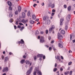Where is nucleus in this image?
<instances>
[{"mask_svg":"<svg viewBox=\"0 0 75 75\" xmlns=\"http://www.w3.org/2000/svg\"><path fill=\"white\" fill-rule=\"evenodd\" d=\"M33 69V67H30V69H28V70L26 72V74L27 75H28V74H30L31 71H32V70Z\"/></svg>","mask_w":75,"mask_h":75,"instance_id":"1","label":"nucleus"},{"mask_svg":"<svg viewBox=\"0 0 75 75\" xmlns=\"http://www.w3.org/2000/svg\"><path fill=\"white\" fill-rule=\"evenodd\" d=\"M55 28V26H54V25H52V27L50 28L49 29V33H51V32L53 30H54V29Z\"/></svg>","mask_w":75,"mask_h":75,"instance_id":"2","label":"nucleus"},{"mask_svg":"<svg viewBox=\"0 0 75 75\" xmlns=\"http://www.w3.org/2000/svg\"><path fill=\"white\" fill-rule=\"evenodd\" d=\"M36 73H37V74H38V75H42V73H41V71H39L38 69L36 68Z\"/></svg>","mask_w":75,"mask_h":75,"instance_id":"3","label":"nucleus"},{"mask_svg":"<svg viewBox=\"0 0 75 75\" xmlns=\"http://www.w3.org/2000/svg\"><path fill=\"white\" fill-rule=\"evenodd\" d=\"M8 71V68L7 67H4L3 68L2 72H7Z\"/></svg>","mask_w":75,"mask_h":75,"instance_id":"4","label":"nucleus"},{"mask_svg":"<svg viewBox=\"0 0 75 75\" xmlns=\"http://www.w3.org/2000/svg\"><path fill=\"white\" fill-rule=\"evenodd\" d=\"M19 21L22 22V23H23V24H25V23L28 22V20H25L24 19H22L21 21Z\"/></svg>","mask_w":75,"mask_h":75,"instance_id":"5","label":"nucleus"},{"mask_svg":"<svg viewBox=\"0 0 75 75\" xmlns=\"http://www.w3.org/2000/svg\"><path fill=\"white\" fill-rule=\"evenodd\" d=\"M18 43L19 44H24V41L23 40V39H21L20 41L18 42Z\"/></svg>","mask_w":75,"mask_h":75,"instance_id":"6","label":"nucleus"},{"mask_svg":"<svg viewBox=\"0 0 75 75\" xmlns=\"http://www.w3.org/2000/svg\"><path fill=\"white\" fill-rule=\"evenodd\" d=\"M71 18V15H68L67 17V22H69L70 21Z\"/></svg>","mask_w":75,"mask_h":75,"instance_id":"7","label":"nucleus"},{"mask_svg":"<svg viewBox=\"0 0 75 75\" xmlns=\"http://www.w3.org/2000/svg\"><path fill=\"white\" fill-rule=\"evenodd\" d=\"M49 18V17L48 16H45L43 18V19L44 21H46L47 19Z\"/></svg>","mask_w":75,"mask_h":75,"instance_id":"8","label":"nucleus"},{"mask_svg":"<svg viewBox=\"0 0 75 75\" xmlns=\"http://www.w3.org/2000/svg\"><path fill=\"white\" fill-rule=\"evenodd\" d=\"M40 42L41 43H43V42H45L44 38L42 37H41V38L40 39Z\"/></svg>","mask_w":75,"mask_h":75,"instance_id":"9","label":"nucleus"},{"mask_svg":"<svg viewBox=\"0 0 75 75\" xmlns=\"http://www.w3.org/2000/svg\"><path fill=\"white\" fill-rule=\"evenodd\" d=\"M63 21H64V19L62 18L60 19V25H62L63 24Z\"/></svg>","mask_w":75,"mask_h":75,"instance_id":"10","label":"nucleus"},{"mask_svg":"<svg viewBox=\"0 0 75 75\" xmlns=\"http://www.w3.org/2000/svg\"><path fill=\"white\" fill-rule=\"evenodd\" d=\"M58 38L60 40H61L62 39V35H58Z\"/></svg>","mask_w":75,"mask_h":75,"instance_id":"11","label":"nucleus"},{"mask_svg":"<svg viewBox=\"0 0 75 75\" xmlns=\"http://www.w3.org/2000/svg\"><path fill=\"white\" fill-rule=\"evenodd\" d=\"M43 54H39L37 55V57H38V58H39V57H43Z\"/></svg>","mask_w":75,"mask_h":75,"instance_id":"12","label":"nucleus"},{"mask_svg":"<svg viewBox=\"0 0 75 75\" xmlns=\"http://www.w3.org/2000/svg\"><path fill=\"white\" fill-rule=\"evenodd\" d=\"M8 60V57H5L4 62H7Z\"/></svg>","mask_w":75,"mask_h":75,"instance_id":"13","label":"nucleus"},{"mask_svg":"<svg viewBox=\"0 0 75 75\" xmlns=\"http://www.w3.org/2000/svg\"><path fill=\"white\" fill-rule=\"evenodd\" d=\"M58 46L59 48H63V45L60 43L58 44Z\"/></svg>","mask_w":75,"mask_h":75,"instance_id":"14","label":"nucleus"},{"mask_svg":"<svg viewBox=\"0 0 75 75\" xmlns=\"http://www.w3.org/2000/svg\"><path fill=\"white\" fill-rule=\"evenodd\" d=\"M50 20H48L46 22V24L48 25L50 24Z\"/></svg>","mask_w":75,"mask_h":75,"instance_id":"15","label":"nucleus"},{"mask_svg":"<svg viewBox=\"0 0 75 75\" xmlns=\"http://www.w3.org/2000/svg\"><path fill=\"white\" fill-rule=\"evenodd\" d=\"M7 3L8 5L9 6H11L12 4H11V2L10 1H8Z\"/></svg>","mask_w":75,"mask_h":75,"instance_id":"16","label":"nucleus"},{"mask_svg":"<svg viewBox=\"0 0 75 75\" xmlns=\"http://www.w3.org/2000/svg\"><path fill=\"white\" fill-rule=\"evenodd\" d=\"M18 9L19 12H20L21 10V8L20 6H19L18 7Z\"/></svg>","mask_w":75,"mask_h":75,"instance_id":"17","label":"nucleus"},{"mask_svg":"<svg viewBox=\"0 0 75 75\" xmlns=\"http://www.w3.org/2000/svg\"><path fill=\"white\" fill-rule=\"evenodd\" d=\"M24 62H25V59H22L20 61V62L21 64H23Z\"/></svg>","mask_w":75,"mask_h":75,"instance_id":"18","label":"nucleus"},{"mask_svg":"<svg viewBox=\"0 0 75 75\" xmlns=\"http://www.w3.org/2000/svg\"><path fill=\"white\" fill-rule=\"evenodd\" d=\"M22 16L23 18H25V13L24 12H23L22 13Z\"/></svg>","mask_w":75,"mask_h":75,"instance_id":"19","label":"nucleus"},{"mask_svg":"<svg viewBox=\"0 0 75 75\" xmlns=\"http://www.w3.org/2000/svg\"><path fill=\"white\" fill-rule=\"evenodd\" d=\"M57 59L59 60V61H61V59H60V57L59 56H57V58H56Z\"/></svg>","mask_w":75,"mask_h":75,"instance_id":"20","label":"nucleus"},{"mask_svg":"<svg viewBox=\"0 0 75 75\" xmlns=\"http://www.w3.org/2000/svg\"><path fill=\"white\" fill-rule=\"evenodd\" d=\"M32 18L33 20H35L36 19V16L35 15H33L32 16Z\"/></svg>","mask_w":75,"mask_h":75,"instance_id":"21","label":"nucleus"},{"mask_svg":"<svg viewBox=\"0 0 75 75\" xmlns=\"http://www.w3.org/2000/svg\"><path fill=\"white\" fill-rule=\"evenodd\" d=\"M61 33L62 34H64L65 33V31L64 30H62L61 31Z\"/></svg>","mask_w":75,"mask_h":75,"instance_id":"22","label":"nucleus"},{"mask_svg":"<svg viewBox=\"0 0 75 75\" xmlns=\"http://www.w3.org/2000/svg\"><path fill=\"white\" fill-rule=\"evenodd\" d=\"M69 71H66V72L64 73V75H67V74H69Z\"/></svg>","mask_w":75,"mask_h":75,"instance_id":"23","label":"nucleus"},{"mask_svg":"<svg viewBox=\"0 0 75 75\" xmlns=\"http://www.w3.org/2000/svg\"><path fill=\"white\" fill-rule=\"evenodd\" d=\"M71 6H69L68 8H67V9H68V10L69 11H70V10H71Z\"/></svg>","mask_w":75,"mask_h":75,"instance_id":"24","label":"nucleus"},{"mask_svg":"<svg viewBox=\"0 0 75 75\" xmlns=\"http://www.w3.org/2000/svg\"><path fill=\"white\" fill-rule=\"evenodd\" d=\"M25 62H26V64H27V65H28V64H30V62L28 61H25Z\"/></svg>","mask_w":75,"mask_h":75,"instance_id":"25","label":"nucleus"},{"mask_svg":"<svg viewBox=\"0 0 75 75\" xmlns=\"http://www.w3.org/2000/svg\"><path fill=\"white\" fill-rule=\"evenodd\" d=\"M30 24H34V21H33V20H30Z\"/></svg>","mask_w":75,"mask_h":75,"instance_id":"26","label":"nucleus"},{"mask_svg":"<svg viewBox=\"0 0 75 75\" xmlns=\"http://www.w3.org/2000/svg\"><path fill=\"white\" fill-rule=\"evenodd\" d=\"M30 11H28V14H27L28 16H30Z\"/></svg>","mask_w":75,"mask_h":75,"instance_id":"27","label":"nucleus"},{"mask_svg":"<svg viewBox=\"0 0 75 75\" xmlns=\"http://www.w3.org/2000/svg\"><path fill=\"white\" fill-rule=\"evenodd\" d=\"M21 29H20L21 31H22L23 30L24 28V26H23L21 28Z\"/></svg>","mask_w":75,"mask_h":75,"instance_id":"28","label":"nucleus"},{"mask_svg":"<svg viewBox=\"0 0 75 75\" xmlns=\"http://www.w3.org/2000/svg\"><path fill=\"white\" fill-rule=\"evenodd\" d=\"M51 7H52V8H54V7H55V4H53L52 5Z\"/></svg>","mask_w":75,"mask_h":75,"instance_id":"29","label":"nucleus"},{"mask_svg":"<svg viewBox=\"0 0 75 75\" xmlns=\"http://www.w3.org/2000/svg\"><path fill=\"white\" fill-rule=\"evenodd\" d=\"M57 71V68H55L53 69L54 72H56Z\"/></svg>","mask_w":75,"mask_h":75,"instance_id":"30","label":"nucleus"},{"mask_svg":"<svg viewBox=\"0 0 75 75\" xmlns=\"http://www.w3.org/2000/svg\"><path fill=\"white\" fill-rule=\"evenodd\" d=\"M65 29L66 30H68V26H66L65 27Z\"/></svg>","mask_w":75,"mask_h":75,"instance_id":"31","label":"nucleus"},{"mask_svg":"<svg viewBox=\"0 0 75 75\" xmlns=\"http://www.w3.org/2000/svg\"><path fill=\"white\" fill-rule=\"evenodd\" d=\"M19 25H24V24H23L22 23H19Z\"/></svg>","mask_w":75,"mask_h":75,"instance_id":"32","label":"nucleus"},{"mask_svg":"<svg viewBox=\"0 0 75 75\" xmlns=\"http://www.w3.org/2000/svg\"><path fill=\"white\" fill-rule=\"evenodd\" d=\"M9 21L10 23H12V22L13 21V19H11Z\"/></svg>","mask_w":75,"mask_h":75,"instance_id":"33","label":"nucleus"},{"mask_svg":"<svg viewBox=\"0 0 75 75\" xmlns=\"http://www.w3.org/2000/svg\"><path fill=\"white\" fill-rule=\"evenodd\" d=\"M34 60H35H35H37V56H35L34 57Z\"/></svg>","mask_w":75,"mask_h":75,"instance_id":"34","label":"nucleus"},{"mask_svg":"<svg viewBox=\"0 0 75 75\" xmlns=\"http://www.w3.org/2000/svg\"><path fill=\"white\" fill-rule=\"evenodd\" d=\"M48 39L49 40H51V36H48Z\"/></svg>","mask_w":75,"mask_h":75,"instance_id":"35","label":"nucleus"},{"mask_svg":"<svg viewBox=\"0 0 75 75\" xmlns=\"http://www.w3.org/2000/svg\"><path fill=\"white\" fill-rule=\"evenodd\" d=\"M13 17V14H11L9 15V17Z\"/></svg>","mask_w":75,"mask_h":75,"instance_id":"36","label":"nucleus"},{"mask_svg":"<svg viewBox=\"0 0 75 75\" xmlns=\"http://www.w3.org/2000/svg\"><path fill=\"white\" fill-rule=\"evenodd\" d=\"M38 33H39V32L38 30H37L36 32V34L37 35V34H38Z\"/></svg>","mask_w":75,"mask_h":75,"instance_id":"37","label":"nucleus"},{"mask_svg":"<svg viewBox=\"0 0 75 75\" xmlns=\"http://www.w3.org/2000/svg\"><path fill=\"white\" fill-rule=\"evenodd\" d=\"M9 10H12V8L11 6L9 7Z\"/></svg>","mask_w":75,"mask_h":75,"instance_id":"38","label":"nucleus"},{"mask_svg":"<svg viewBox=\"0 0 75 75\" xmlns=\"http://www.w3.org/2000/svg\"><path fill=\"white\" fill-rule=\"evenodd\" d=\"M15 14L16 15H17V14H18V11H16L15 13Z\"/></svg>","mask_w":75,"mask_h":75,"instance_id":"39","label":"nucleus"},{"mask_svg":"<svg viewBox=\"0 0 75 75\" xmlns=\"http://www.w3.org/2000/svg\"><path fill=\"white\" fill-rule=\"evenodd\" d=\"M52 50V47H50L49 48V51H51Z\"/></svg>","mask_w":75,"mask_h":75,"instance_id":"40","label":"nucleus"},{"mask_svg":"<svg viewBox=\"0 0 75 75\" xmlns=\"http://www.w3.org/2000/svg\"><path fill=\"white\" fill-rule=\"evenodd\" d=\"M64 8H66L67 7V6L66 5H64Z\"/></svg>","mask_w":75,"mask_h":75,"instance_id":"41","label":"nucleus"},{"mask_svg":"<svg viewBox=\"0 0 75 75\" xmlns=\"http://www.w3.org/2000/svg\"><path fill=\"white\" fill-rule=\"evenodd\" d=\"M72 71H71L69 73V75H72Z\"/></svg>","mask_w":75,"mask_h":75,"instance_id":"42","label":"nucleus"},{"mask_svg":"<svg viewBox=\"0 0 75 75\" xmlns=\"http://www.w3.org/2000/svg\"><path fill=\"white\" fill-rule=\"evenodd\" d=\"M71 64H72V62H69L68 63V65H70Z\"/></svg>","mask_w":75,"mask_h":75,"instance_id":"43","label":"nucleus"},{"mask_svg":"<svg viewBox=\"0 0 75 75\" xmlns=\"http://www.w3.org/2000/svg\"><path fill=\"white\" fill-rule=\"evenodd\" d=\"M18 21H17L16 23H15V24H16V25H17L18 24Z\"/></svg>","mask_w":75,"mask_h":75,"instance_id":"44","label":"nucleus"},{"mask_svg":"<svg viewBox=\"0 0 75 75\" xmlns=\"http://www.w3.org/2000/svg\"><path fill=\"white\" fill-rule=\"evenodd\" d=\"M1 58L2 59H4V56H2L1 57Z\"/></svg>","mask_w":75,"mask_h":75,"instance_id":"45","label":"nucleus"},{"mask_svg":"<svg viewBox=\"0 0 75 75\" xmlns=\"http://www.w3.org/2000/svg\"><path fill=\"white\" fill-rule=\"evenodd\" d=\"M54 14H55V13H52L51 14L52 16H53Z\"/></svg>","mask_w":75,"mask_h":75,"instance_id":"46","label":"nucleus"},{"mask_svg":"<svg viewBox=\"0 0 75 75\" xmlns=\"http://www.w3.org/2000/svg\"><path fill=\"white\" fill-rule=\"evenodd\" d=\"M9 55H13V53H11V52H10L9 53Z\"/></svg>","mask_w":75,"mask_h":75,"instance_id":"47","label":"nucleus"},{"mask_svg":"<svg viewBox=\"0 0 75 75\" xmlns=\"http://www.w3.org/2000/svg\"><path fill=\"white\" fill-rule=\"evenodd\" d=\"M48 30H46V33L47 34H48Z\"/></svg>","mask_w":75,"mask_h":75,"instance_id":"48","label":"nucleus"},{"mask_svg":"<svg viewBox=\"0 0 75 75\" xmlns=\"http://www.w3.org/2000/svg\"><path fill=\"white\" fill-rule=\"evenodd\" d=\"M23 58H24V59H25V58H26V57L25 55L23 56Z\"/></svg>","mask_w":75,"mask_h":75,"instance_id":"49","label":"nucleus"},{"mask_svg":"<svg viewBox=\"0 0 75 75\" xmlns=\"http://www.w3.org/2000/svg\"><path fill=\"white\" fill-rule=\"evenodd\" d=\"M14 29H15V30H16L17 29V26L16 25H14Z\"/></svg>","mask_w":75,"mask_h":75,"instance_id":"50","label":"nucleus"},{"mask_svg":"<svg viewBox=\"0 0 75 75\" xmlns=\"http://www.w3.org/2000/svg\"><path fill=\"white\" fill-rule=\"evenodd\" d=\"M51 5H52V3H50V4H49V7H51Z\"/></svg>","mask_w":75,"mask_h":75,"instance_id":"51","label":"nucleus"},{"mask_svg":"<svg viewBox=\"0 0 75 75\" xmlns=\"http://www.w3.org/2000/svg\"><path fill=\"white\" fill-rule=\"evenodd\" d=\"M17 27L19 28H21V26L19 25H18Z\"/></svg>","mask_w":75,"mask_h":75,"instance_id":"52","label":"nucleus"},{"mask_svg":"<svg viewBox=\"0 0 75 75\" xmlns=\"http://www.w3.org/2000/svg\"><path fill=\"white\" fill-rule=\"evenodd\" d=\"M60 70L61 71H63V68L62 67L60 68Z\"/></svg>","mask_w":75,"mask_h":75,"instance_id":"53","label":"nucleus"},{"mask_svg":"<svg viewBox=\"0 0 75 75\" xmlns=\"http://www.w3.org/2000/svg\"><path fill=\"white\" fill-rule=\"evenodd\" d=\"M33 75H36V71H34L33 72Z\"/></svg>","mask_w":75,"mask_h":75,"instance_id":"54","label":"nucleus"},{"mask_svg":"<svg viewBox=\"0 0 75 75\" xmlns=\"http://www.w3.org/2000/svg\"><path fill=\"white\" fill-rule=\"evenodd\" d=\"M35 6H37V4H34V5H33V6L34 7H35Z\"/></svg>","mask_w":75,"mask_h":75,"instance_id":"55","label":"nucleus"},{"mask_svg":"<svg viewBox=\"0 0 75 75\" xmlns=\"http://www.w3.org/2000/svg\"><path fill=\"white\" fill-rule=\"evenodd\" d=\"M45 58V56H43V59H44Z\"/></svg>","mask_w":75,"mask_h":75,"instance_id":"56","label":"nucleus"},{"mask_svg":"<svg viewBox=\"0 0 75 75\" xmlns=\"http://www.w3.org/2000/svg\"><path fill=\"white\" fill-rule=\"evenodd\" d=\"M52 12H55V10L53 9L52 11Z\"/></svg>","mask_w":75,"mask_h":75,"instance_id":"57","label":"nucleus"},{"mask_svg":"<svg viewBox=\"0 0 75 75\" xmlns=\"http://www.w3.org/2000/svg\"><path fill=\"white\" fill-rule=\"evenodd\" d=\"M45 47H46V48H48L49 47V46L47 45H45Z\"/></svg>","mask_w":75,"mask_h":75,"instance_id":"58","label":"nucleus"},{"mask_svg":"<svg viewBox=\"0 0 75 75\" xmlns=\"http://www.w3.org/2000/svg\"><path fill=\"white\" fill-rule=\"evenodd\" d=\"M54 40H52L51 42V44H53V43H54Z\"/></svg>","mask_w":75,"mask_h":75,"instance_id":"59","label":"nucleus"},{"mask_svg":"<svg viewBox=\"0 0 75 75\" xmlns=\"http://www.w3.org/2000/svg\"><path fill=\"white\" fill-rule=\"evenodd\" d=\"M43 33H44V32L42 31H41L40 32V34H43Z\"/></svg>","mask_w":75,"mask_h":75,"instance_id":"60","label":"nucleus"},{"mask_svg":"<svg viewBox=\"0 0 75 75\" xmlns=\"http://www.w3.org/2000/svg\"><path fill=\"white\" fill-rule=\"evenodd\" d=\"M42 6H44V2L42 3V4H41Z\"/></svg>","mask_w":75,"mask_h":75,"instance_id":"61","label":"nucleus"},{"mask_svg":"<svg viewBox=\"0 0 75 75\" xmlns=\"http://www.w3.org/2000/svg\"><path fill=\"white\" fill-rule=\"evenodd\" d=\"M61 58L62 59H64V57L62 56H61Z\"/></svg>","mask_w":75,"mask_h":75,"instance_id":"62","label":"nucleus"},{"mask_svg":"<svg viewBox=\"0 0 75 75\" xmlns=\"http://www.w3.org/2000/svg\"><path fill=\"white\" fill-rule=\"evenodd\" d=\"M57 64L55 63V67H57Z\"/></svg>","mask_w":75,"mask_h":75,"instance_id":"63","label":"nucleus"},{"mask_svg":"<svg viewBox=\"0 0 75 75\" xmlns=\"http://www.w3.org/2000/svg\"><path fill=\"white\" fill-rule=\"evenodd\" d=\"M40 37H40V36H38V39H40Z\"/></svg>","mask_w":75,"mask_h":75,"instance_id":"64","label":"nucleus"}]
</instances>
